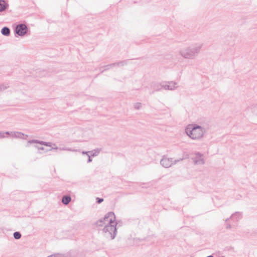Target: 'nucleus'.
Wrapping results in <instances>:
<instances>
[{"instance_id":"f257e3e1","label":"nucleus","mask_w":257,"mask_h":257,"mask_svg":"<svg viewBox=\"0 0 257 257\" xmlns=\"http://www.w3.org/2000/svg\"><path fill=\"white\" fill-rule=\"evenodd\" d=\"M206 130L203 126L197 124L188 125L185 128L186 135L192 140L201 141L204 138Z\"/></svg>"},{"instance_id":"f03ea898","label":"nucleus","mask_w":257,"mask_h":257,"mask_svg":"<svg viewBox=\"0 0 257 257\" xmlns=\"http://www.w3.org/2000/svg\"><path fill=\"white\" fill-rule=\"evenodd\" d=\"M203 46V43H197L185 47L180 50L179 54L185 59H194L197 57Z\"/></svg>"},{"instance_id":"7ed1b4c3","label":"nucleus","mask_w":257,"mask_h":257,"mask_svg":"<svg viewBox=\"0 0 257 257\" xmlns=\"http://www.w3.org/2000/svg\"><path fill=\"white\" fill-rule=\"evenodd\" d=\"M116 223L113 221V223L105 225L102 229L103 235L107 238L113 239L116 234Z\"/></svg>"},{"instance_id":"20e7f679","label":"nucleus","mask_w":257,"mask_h":257,"mask_svg":"<svg viewBox=\"0 0 257 257\" xmlns=\"http://www.w3.org/2000/svg\"><path fill=\"white\" fill-rule=\"evenodd\" d=\"M115 216L114 213L112 212L107 213L103 218H102L95 222V225L98 227H104L105 225L109 223H113V221H115Z\"/></svg>"},{"instance_id":"39448f33","label":"nucleus","mask_w":257,"mask_h":257,"mask_svg":"<svg viewBox=\"0 0 257 257\" xmlns=\"http://www.w3.org/2000/svg\"><path fill=\"white\" fill-rule=\"evenodd\" d=\"M183 160V159L181 158L180 159L173 160V158H168L164 156L162 159L160 160V164L164 168H168Z\"/></svg>"},{"instance_id":"423d86ee","label":"nucleus","mask_w":257,"mask_h":257,"mask_svg":"<svg viewBox=\"0 0 257 257\" xmlns=\"http://www.w3.org/2000/svg\"><path fill=\"white\" fill-rule=\"evenodd\" d=\"M177 83L174 81L162 82L159 84H158V88L156 89V90L159 91L161 89H164L165 90H174L177 87Z\"/></svg>"},{"instance_id":"0eeeda50","label":"nucleus","mask_w":257,"mask_h":257,"mask_svg":"<svg viewBox=\"0 0 257 257\" xmlns=\"http://www.w3.org/2000/svg\"><path fill=\"white\" fill-rule=\"evenodd\" d=\"M34 143L44 145L46 146H48V147H50L51 148V149H50L49 150H47L46 151H51L52 150H56L57 149V148L56 147V145L54 144H52V143L45 142L44 141H39L37 140H32L28 141L26 145V147H29L30 146V144H34Z\"/></svg>"},{"instance_id":"6e6552de","label":"nucleus","mask_w":257,"mask_h":257,"mask_svg":"<svg viewBox=\"0 0 257 257\" xmlns=\"http://www.w3.org/2000/svg\"><path fill=\"white\" fill-rule=\"evenodd\" d=\"M16 34L20 36H24L27 32V27L25 24H19L15 28Z\"/></svg>"},{"instance_id":"1a4fd4ad","label":"nucleus","mask_w":257,"mask_h":257,"mask_svg":"<svg viewBox=\"0 0 257 257\" xmlns=\"http://www.w3.org/2000/svg\"><path fill=\"white\" fill-rule=\"evenodd\" d=\"M193 162L195 164L203 165L204 164V160L203 155L199 152L195 153V157L193 158Z\"/></svg>"},{"instance_id":"9d476101","label":"nucleus","mask_w":257,"mask_h":257,"mask_svg":"<svg viewBox=\"0 0 257 257\" xmlns=\"http://www.w3.org/2000/svg\"><path fill=\"white\" fill-rule=\"evenodd\" d=\"M9 135L13 138H20L24 140H26L28 137V135H25L19 132H9Z\"/></svg>"},{"instance_id":"9b49d317","label":"nucleus","mask_w":257,"mask_h":257,"mask_svg":"<svg viewBox=\"0 0 257 257\" xmlns=\"http://www.w3.org/2000/svg\"><path fill=\"white\" fill-rule=\"evenodd\" d=\"M247 111L252 114L257 115V103H253L247 108Z\"/></svg>"},{"instance_id":"f8f14e48","label":"nucleus","mask_w":257,"mask_h":257,"mask_svg":"<svg viewBox=\"0 0 257 257\" xmlns=\"http://www.w3.org/2000/svg\"><path fill=\"white\" fill-rule=\"evenodd\" d=\"M242 218V213L239 212H236L232 214L230 218L234 221H238Z\"/></svg>"},{"instance_id":"ddd939ff","label":"nucleus","mask_w":257,"mask_h":257,"mask_svg":"<svg viewBox=\"0 0 257 257\" xmlns=\"http://www.w3.org/2000/svg\"><path fill=\"white\" fill-rule=\"evenodd\" d=\"M8 7L6 2L4 0H0V12L4 11Z\"/></svg>"},{"instance_id":"4468645a","label":"nucleus","mask_w":257,"mask_h":257,"mask_svg":"<svg viewBox=\"0 0 257 257\" xmlns=\"http://www.w3.org/2000/svg\"><path fill=\"white\" fill-rule=\"evenodd\" d=\"M2 34L6 36H8L10 34V30L9 28L5 27L1 30Z\"/></svg>"},{"instance_id":"2eb2a0df","label":"nucleus","mask_w":257,"mask_h":257,"mask_svg":"<svg viewBox=\"0 0 257 257\" xmlns=\"http://www.w3.org/2000/svg\"><path fill=\"white\" fill-rule=\"evenodd\" d=\"M101 149H96L92 151H90V155L92 157H95L97 156L100 152Z\"/></svg>"},{"instance_id":"dca6fc26","label":"nucleus","mask_w":257,"mask_h":257,"mask_svg":"<svg viewBox=\"0 0 257 257\" xmlns=\"http://www.w3.org/2000/svg\"><path fill=\"white\" fill-rule=\"evenodd\" d=\"M10 87V85L8 83H1L0 84V92H2L5 90L8 89Z\"/></svg>"},{"instance_id":"f3484780","label":"nucleus","mask_w":257,"mask_h":257,"mask_svg":"<svg viewBox=\"0 0 257 257\" xmlns=\"http://www.w3.org/2000/svg\"><path fill=\"white\" fill-rule=\"evenodd\" d=\"M126 65V61H122L119 62L114 63H112V65H114V66H123L124 65Z\"/></svg>"},{"instance_id":"a211bd4d","label":"nucleus","mask_w":257,"mask_h":257,"mask_svg":"<svg viewBox=\"0 0 257 257\" xmlns=\"http://www.w3.org/2000/svg\"><path fill=\"white\" fill-rule=\"evenodd\" d=\"M114 65H112V64H111L110 65H106V66H104V67H102L101 68H100V70H101V72H103L105 70H108L109 69H110V68L112 67H114Z\"/></svg>"},{"instance_id":"6ab92c4d","label":"nucleus","mask_w":257,"mask_h":257,"mask_svg":"<svg viewBox=\"0 0 257 257\" xmlns=\"http://www.w3.org/2000/svg\"><path fill=\"white\" fill-rule=\"evenodd\" d=\"M47 257H64V255L63 253H56L52 254Z\"/></svg>"},{"instance_id":"aec40b11","label":"nucleus","mask_w":257,"mask_h":257,"mask_svg":"<svg viewBox=\"0 0 257 257\" xmlns=\"http://www.w3.org/2000/svg\"><path fill=\"white\" fill-rule=\"evenodd\" d=\"M13 235L14 238L16 239H19L21 237V234L19 232H15Z\"/></svg>"},{"instance_id":"412c9836","label":"nucleus","mask_w":257,"mask_h":257,"mask_svg":"<svg viewBox=\"0 0 257 257\" xmlns=\"http://www.w3.org/2000/svg\"><path fill=\"white\" fill-rule=\"evenodd\" d=\"M134 107L135 108V109H137V110H139L140 109L141 107H142V103H140V102H137V103H135L134 105Z\"/></svg>"},{"instance_id":"4be33fe9","label":"nucleus","mask_w":257,"mask_h":257,"mask_svg":"<svg viewBox=\"0 0 257 257\" xmlns=\"http://www.w3.org/2000/svg\"><path fill=\"white\" fill-rule=\"evenodd\" d=\"M9 134V132H0V139L2 138H5L6 137V135H8Z\"/></svg>"},{"instance_id":"5701e85b","label":"nucleus","mask_w":257,"mask_h":257,"mask_svg":"<svg viewBox=\"0 0 257 257\" xmlns=\"http://www.w3.org/2000/svg\"><path fill=\"white\" fill-rule=\"evenodd\" d=\"M71 200V198L69 195H65V205H67Z\"/></svg>"},{"instance_id":"b1692460","label":"nucleus","mask_w":257,"mask_h":257,"mask_svg":"<svg viewBox=\"0 0 257 257\" xmlns=\"http://www.w3.org/2000/svg\"><path fill=\"white\" fill-rule=\"evenodd\" d=\"M96 200L98 203H100L103 201V199L97 197Z\"/></svg>"},{"instance_id":"393cba45","label":"nucleus","mask_w":257,"mask_h":257,"mask_svg":"<svg viewBox=\"0 0 257 257\" xmlns=\"http://www.w3.org/2000/svg\"><path fill=\"white\" fill-rule=\"evenodd\" d=\"M82 154L83 155H86L87 156H89V155L90 154V151H88V152L83 151L82 152Z\"/></svg>"},{"instance_id":"a878e982","label":"nucleus","mask_w":257,"mask_h":257,"mask_svg":"<svg viewBox=\"0 0 257 257\" xmlns=\"http://www.w3.org/2000/svg\"><path fill=\"white\" fill-rule=\"evenodd\" d=\"M91 155L89 154V156H88V161H87V163H90L92 162V159H91Z\"/></svg>"},{"instance_id":"bb28decb","label":"nucleus","mask_w":257,"mask_h":257,"mask_svg":"<svg viewBox=\"0 0 257 257\" xmlns=\"http://www.w3.org/2000/svg\"><path fill=\"white\" fill-rule=\"evenodd\" d=\"M36 148H37L38 150H44V147H39L37 146H35Z\"/></svg>"},{"instance_id":"cd10ccee","label":"nucleus","mask_w":257,"mask_h":257,"mask_svg":"<svg viewBox=\"0 0 257 257\" xmlns=\"http://www.w3.org/2000/svg\"><path fill=\"white\" fill-rule=\"evenodd\" d=\"M226 228H227V229L231 228V225L229 224H227Z\"/></svg>"},{"instance_id":"c85d7f7f","label":"nucleus","mask_w":257,"mask_h":257,"mask_svg":"<svg viewBox=\"0 0 257 257\" xmlns=\"http://www.w3.org/2000/svg\"><path fill=\"white\" fill-rule=\"evenodd\" d=\"M64 201H65V199H64V195L62 197V202L63 203V204H64Z\"/></svg>"},{"instance_id":"c756f323","label":"nucleus","mask_w":257,"mask_h":257,"mask_svg":"<svg viewBox=\"0 0 257 257\" xmlns=\"http://www.w3.org/2000/svg\"><path fill=\"white\" fill-rule=\"evenodd\" d=\"M228 219H229V218L226 219L225 220V222H227V221L228 220Z\"/></svg>"},{"instance_id":"7c9ffc66","label":"nucleus","mask_w":257,"mask_h":257,"mask_svg":"<svg viewBox=\"0 0 257 257\" xmlns=\"http://www.w3.org/2000/svg\"><path fill=\"white\" fill-rule=\"evenodd\" d=\"M65 150H70V149H66V148H65Z\"/></svg>"}]
</instances>
